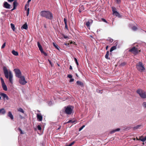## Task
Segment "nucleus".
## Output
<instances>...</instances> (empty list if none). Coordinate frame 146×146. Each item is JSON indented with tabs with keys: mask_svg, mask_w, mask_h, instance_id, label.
Wrapping results in <instances>:
<instances>
[{
	"mask_svg": "<svg viewBox=\"0 0 146 146\" xmlns=\"http://www.w3.org/2000/svg\"><path fill=\"white\" fill-rule=\"evenodd\" d=\"M37 45L40 50V51H42V50H43V49L42 48V46H41L40 43L38 42H37Z\"/></svg>",
	"mask_w": 146,
	"mask_h": 146,
	"instance_id": "20",
	"label": "nucleus"
},
{
	"mask_svg": "<svg viewBox=\"0 0 146 146\" xmlns=\"http://www.w3.org/2000/svg\"><path fill=\"white\" fill-rule=\"evenodd\" d=\"M13 9L14 10L15 9H16V7L13 6Z\"/></svg>",
	"mask_w": 146,
	"mask_h": 146,
	"instance_id": "55",
	"label": "nucleus"
},
{
	"mask_svg": "<svg viewBox=\"0 0 146 146\" xmlns=\"http://www.w3.org/2000/svg\"><path fill=\"white\" fill-rule=\"evenodd\" d=\"M76 83L77 84V85H78L79 86H80L81 87H83L84 86V83L80 81H77L76 82Z\"/></svg>",
	"mask_w": 146,
	"mask_h": 146,
	"instance_id": "18",
	"label": "nucleus"
},
{
	"mask_svg": "<svg viewBox=\"0 0 146 146\" xmlns=\"http://www.w3.org/2000/svg\"><path fill=\"white\" fill-rule=\"evenodd\" d=\"M65 28L66 29H67L68 30V29L67 24H65Z\"/></svg>",
	"mask_w": 146,
	"mask_h": 146,
	"instance_id": "48",
	"label": "nucleus"
},
{
	"mask_svg": "<svg viewBox=\"0 0 146 146\" xmlns=\"http://www.w3.org/2000/svg\"><path fill=\"white\" fill-rule=\"evenodd\" d=\"M0 95L3 97V98L5 100V98L7 100H9V98L7 95L5 93H1L0 94Z\"/></svg>",
	"mask_w": 146,
	"mask_h": 146,
	"instance_id": "13",
	"label": "nucleus"
},
{
	"mask_svg": "<svg viewBox=\"0 0 146 146\" xmlns=\"http://www.w3.org/2000/svg\"><path fill=\"white\" fill-rule=\"evenodd\" d=\"M137 92L141 98H146V92L143 90L139 89L137 91Z\"/></svg>",
	"mask_w": 146,
	"mask_h": 146,
	"instance_id": "5",
	"label": "nucleus"
},
{
	"mask_svg": "<svg viewBox=\"0 0 146 146\" xmlns=\"http://www.w3.org/2000/svg\"><path fill=\"white\" fill-rule=\"evenodd\" d=\"M141 126L140 125H138L136 127H133V129L134 130L137 129L139 128V127Z\"/></svg>",
	"mask_w": 146,
	"mask_h": 146,
	"instance_id": "30",
	"label": "nucleus"
},
{
	"mask_svg": "<svg viewBox=\"0 0 146 146\" xmlns=\"http://www.w3.org/2000/svg\"><path fill=\"white\" fill-rule=\"evenodd\" d=\"M74 79L73 78H71L70 80L69 81V82H73L74 81Z\"/></svg>",
	"mask_w": 146,
	"mask_h": 146,
	"instance_id": "47",
	"label": "nucleus"
},
{
	"mask_svg": "<svg viewBox=\"0 0 146 146\" xmlns=\"http://www.w3.org/2000/svg\"><path fill=\"white\" fill-rule=\"evenodd\" d=\"M5 45H6V43L5 42L1 46V48H4L5 46Z\"/></svg>",
	"mask_w": 146,
	"mask_h": 146,
	"instance_id": "40",
	"label": "nucleus"
},
{
	"mask_svg": "<svg viewBox=\"0 0 146 146\" xmlns=\"http://www.w3.org/2000/svg\"><path fill=\"white\" fill-rule=\"evenodd\" d=\"M6 113V111L4 108H1L0 109V114L4 115Z\"/></svg>",
	"mask_w": 146,
	"mask_h": 146,
	"instance_id": "19",
	"label": "nucleus"
},
{
	"mask_svg": "<svg viewBox=\"0 0 146 146\" xmlns=\"http://www.w3.org/2000/svg\"><path fill=\"white\" fill-rule=\"evenodd\" d=\"M1 13L2 14H4V13L3 12H1Z\"/></svg>",
	"mask_w": 146,
	"mask_h": 146,
	"instance_id": "58",
	"label": "nucleus"
},
{
	"mask_svg": "<svg viewBox=\"0 0 146 146\" xmlns=\"http://www.w3.org/2000/svg\"><path fill=\"white\" fill-rule=\"evenodd\" d=\"M52 44L53 45V46L55 47L56 48L57 50H59V48H58V45L56 44L54 42H53Z\"/></svg>",
	"mask_w": 146,
	"mask_h": 146,
	"instance_id": "27",
	"label": "nucleus"
},
{
	"mask_svg": "<svg viewBox=\"0 0 146 146\" xmlns=\"http://www.w3.org/2000/svg\"><path fill=\"white\" fill-rule=\"evenodd\" d=\"M85 126V125H82L81 127H80L79 129V131H81Z\"/></svg>",
	"mask_w": 146,
	"mask_h": 146,
	"instance_id": "36",
	"label": "nucleus"
},
{
	"mask_svg": "<svg viewBox=\"0 0 146 146\" xmlns=\"http://www.w3.org/2000/svg\"><path fill=\"white\" fill-rule=\"evenodd\" d=\"M93 21L92 20H90L86 22V25L87 27H90V25L92 23Z\"/></svg>",
	"mask_w": 146,
	"mask_h": 146,
	"instance_id": "16",
	"label": "nucleus"
},
{
	"mask_svg": "<svg viewBox=\"0 0 146 146\" xmlns=\"http://www.w3.org/2000/svg\"><path fill=\"white\" fill-rule=\"evenodd\" d=\"M0 79L2 85V87L3 90L5 91H7V87L4 82L3 79L1 77V78Z\"/></svg>",
	"mask_w": 146,
	"mask_h": 146,
	"instance_id": "9",
	"label": "nucleus"
},
{
	"mask_svg": "<svg viewBox=\"0 0 146 146\" xmlns=\"http://www.w3.org/2000/svg\"><path fill=\"white\" fill-rule=\"evenodd\" d=\"M76 121L75 120H69L67 122V123H74V122H75Z\"/></svg>",
	"mask_w": 146,
	"mask_h": 146,
	"instance_id": "25",
	"label": "nucleus"
},
{
	"mask_svg": "<svg viewBox=\"0 0 146 146\" xmlns=\"http://www.w3.org/2000/svg\"><path fill=\"white\" fill-rule=\"evenodd\" d=\"M109 51H107L106 52V53L105 56V58L107 59H110V58L109 57Z\"/></svg>",
	"mask_w": 146,
	"mask_h": 146,
	"instance_id": "23",
	"label": "nucleus"
},
{
	"mask_svg": "<svg viewBox=\"0 0 146 146\" xmlns=\"http://www.w3.org/2000/svg\"><path fill=\"white\" fill-rule=\"evenodd\" d=\"M50 102L51 103V102Z\"/></svg>",
	"mask_w": 146,
	"mask_h": 146,
	"instance_id": "63",
	"label": "nucleus"
},
{
	"mask_svg": "<svg viewBox=\"0 0 146 146\" xmlns=\"http://www.w3.org/2000/svg\"><path fill=\"white\" fill-rule=\"evenodd\" d=\"M64 44H65L66 45H67V44H66V43Z\"/></svg>",
	"mask_w": 146,
	"mask_h": 146,
	"instance_id": "61",
	"label": "nucleus"
},
{
	"mask_svg": "<svg viewBox=\"0 0 146 146\" xmlns=\"http://www.w3.org/2000/svg\"><path fill=\"white\" fill-rule=\"evenodd\" d=\"M120 130V128H117V129H115L114 130H113L110 131V133L111 134L113 133L116 131H119Z\"/></svg>",
	"mask_w": 146,
	"mask_h": 146,
	"instance_id": "22",
	"label": "nucleus"
},
{
	"mask_svg": "<svg viewBox=\"0 0 146 146\" xmlns=\"http://www.w3.org/2000/svg\"><path fill=\"white\" fill-rule=\"evenodd\" d=\"M31 0H28L27 2V4H29V3L31 1Z\"/></svg>",
	"mask_w": 146,
	"mask_h": 146,
	"instance_id": "50",
	"label": "nucleus"
},
{
	"mask_svg": "<svg viewBox=\"0 0 146 146\" xmlns=\"http://www.w3.org/2000/svg\"><path fill=\"white\" fill-rule=\"evenodd\" d=\"M3 70L5 77L7 79L9 78L10 82L11 84H13V76L12 72L9 70H8L5 66L3 67Z\"/></svg>",
	"mask_w": 146,
	"mask_h": 146,
	"instance_id": "1",
	"label": "nucleus"
},
{
	"mask_svg": "<svg viewBox=\"0 0 146 146\" xmlns=\"http://www.w3.org/2000/svg\"><path fill=\"white\" fill-rule=\"evenodd\" d=\"M37 127L38 130H40L41 129V127L40 125H38Z\"/></svg>",
	"mask_w": 146,
	"mask_h": 146,
	"instance_id": "41",
	"label": "nucleus"
},
{
	"mask_svg": "<svg viewBox=\"0 0 146 146\" xmlns=\"http://www.w3.org/2000/svg\"><path fill=\"white\" fill-rule=\"evenodd\" d=\"M48 61L50 64H51V66H52V62H51V61L49 60H48Z\"/></svg>",
	"mask_w": 146,
	"mask_h": 146,
	"instance_id": "49",
	"label": "nucleus"
},
{
	"mask_svg": "<svg viewBox=\"0 0 146 146\" xmlns=\"http://www.w3.org/2000/svg\"><path fill=\"white\" fill-rule=\"evenodd\" d=\"M14 10L13 9H12L11 10V11H13V10Z\"/></svg>",
	"mask_w": 146,
	"mask_h": 146,
	"instance_id": "59",
	"label": "nucleus"
},
{
	"mask_svg": "<svg viewBox=\"0 0 146 146\" xmlns=\"http://www.w3.org/2000/svg\"><path fill=\"white\" fill-rule=\"evenodd\" d=\"M1 99V96H0V100Z\"/></svg>",
	"mask_w": 146,
	"mask_h": 146,
	"instance_id": "60",
	"label": "nucleus"
},
{
	"mask_svg": "<svg viewBox=\"0 0 146 146\" xmlns=\"http://www.w3.org/2000/svg\"><path fill=\"white\" fill-rule=\"evenodd\" d=\"M18 111H20L21 113H24V111L23 110V109H22L21 108H20L18 110Z\"/></svg>",
	"mask_w": 146,
	"mask_h": 146,
	"instance_id": "29",
	"label": "nucleus"
},
{
	"mask_svg": "<svg viewBox=\"0 0 146 146\" xmlns=\"http://www.w3.org/2000/svg\"><path fill=\"white\" fill-rule=\"evenodd\" d=\"M15 72L16 76L19 78L21 77V73L20 70L18 69H15L14 70Z\"/></svg>",
	"mask_w": 146,
	"mask_h": 146,
	"instance_id": "7",
	"label": "nucleus"
},
{
	"mask_svg": "<svg viewBox=\"0 0 146 146\" xmlns=\"http://www.w3.org/2000/svg\"><path fill=\"white\" fill-rule=\"evenodd\" d=\"M13 9L14 10L15 9H16V7L13 6Z\"/></svg>",
	"mask_w": 146,
	"mask_h": 146,
	"instance_id": "54",
	"label": "nucleus"
},
{
	"mask_svg": "<svg viewBox=\"0 0 146 146\" xmlns=\"http://www.w3.org/2000/svg\"><path fill=\"white\" fill-rule=\"evenodd\" d=\"M129 51L131 52L133 54L136 55L138 54L139 50L137 48H136L134 46L131 49H130ZM139 51L140 52V50H139Z\"/></svg>",
	"mask_w": 146,
	"mask_h": 146,
	"instance_id": "6",
	"label": "nucleus"
},
{
	"mask_svg": "<svg viewBox=\"0 0 146 146\" xmlns=\"http://www.w3.org/2000/svg\"><path fill=\"white\" fill-rule=\"evenodd\" d=\"M74 143L75 142L73 141L69 144V145H66V146H71L72 145H73Z\"/></svg>",
	"mask_w": 146,
	"mask_h": 146,
	"instance_id": "32",
	"label": "nucleus"
},
{
	"mask_svg": "<svg viewBox=\"0 0 146 146\" xmlns=\"http://www.w3.org/2000/svg\"><path fill=\"white\" fill-rule=\"evenodd\" d=\"M7 116L9 117L11 120H13V116L11 111H9L8 112L7 114Z\"/></svg>",
	"mask_w": 146,
	"mask_h": 146,
	"instance_id": "17",
	"label": "nucleus"
},
{
	"mask_svg": "<svg viewBox=\"0 0 146 146\" xmlns=\"http://www.w3.org/2000/svg\"><path fill=\"white\" fill-rule=\"evenodd\" d=\"M108 46H107L106 47V50H107L108 49Z\"/></svg>",
	"mask_w": 146,
	"mask_h": 146,
	"instance_id": "53",
	"label": "nucleus"
},
{
	"mask_svg": "<svg viewBox=\"0 0 146 146\" xmlns=\"http://www.w3.org/2000/svg\"><path fill=\"white\" fill-rule=\"evenodd\" d=\"M136 68L137 70L140 72H143L145 70L144 65L141 62H139L136 64Z\"/></svg>",
	"mask_w": 146,
	"mask_h": 146,
	"instance_id": "4",
	"label": "nucleus"
},
{
	"mask_svg": "<svg viewBox=\"0 0 146 146\" xmlns=\"http://www.w3.org/2000/svg\"><path fill=\"white\" fill-rule=\"evenodd\" d=\"M70 70H72V67L71 66H70Z\"/></svg>",
	"mask_w": 146,
	"mask_h": 146,
	"instance_id": "52",
	"label": "nucleus"
},
{
	"mask_svg": "<svg viewBox=\"0 0 146 146\" xmlns=\"http://www.w3.org/2000/svg\"><path fill=\"white\" fill-rule=\"evenodd\" d=\"M11 28L14 31L15 30V25L14 24L11 23Z\"/></svg>",
	"mask_w": 146,
	"mask_h": 146,
	"instance_id": "28",
	"label": "nucleus"
},
{
	"mask_svg": "<svg viewBox=\"0 0 146 146\" xmlns=\"http://www.w3.org/2000/svg\"><path fill=\"white\" fill-rule=\"evenodd\" d=\"M136 138L138 140H140L144 142L146 141V136L143 137L142 136H139V137H136Z\"/></svg>",
	"mask_w": 146,
	"mask_h": 146,
	"instance_id": "12",
	"label": "nucleus"
},
{
	"mask_svg": "<svg viewBox=\"0 0 146 146\" xmlns=\"http://www.w3.org/2000/svg\"><path fill=\"white\" fill-rule=\"evenodd\" d=\"M18 129L19 131L20 132V133L21 134H24V133L23 132V131H22V129H20V128H19Z\"/></svg>",
	"mask_w": 146,
	"mask_h": 146,
	"instance_id": "33",
	"label": "nucleus"
},
{
	"mask_svg": "<svg viewBox=\"0 0 146 146\" xmlns=\"http://www.w3.org/2000/svg\"><path fill=\"white\" fill-rule=\"evenodd\" d=\"M3 7L6 9H10V8L11 5L7 2L5 1L3 3Z\"/></svg>",
	"mask_w": 146,
	"mask_h": 146,
	"instance_id": "11",
	"label": "nucleus"
},
{
	"mask_svg": "<svg viewBox=\"0 0 146 146\" xmlns=\"http://www.w3.org/2000/svg\"><path fill=\"white\" fill-rule=\"evenodd\" d=\"M13 6L16 7V6H17V3L16 1H15L14 2H13Z\"/></svg>",
	"mask_w": 146,
	"mask_h": 146,
	"instance_id": "31",
	"label": "nucleus"
},
{
	"mask_svg": "<svg viewBox=\"0 0 146 146\" xmlns=\"http://www.w3.org/2000/svg\"><path fill=\"white\" fill-rule=\"evenodd\" d=\"M117 3H119L121 2V0H116Z\"/></svg>",
	"mask_w": 146,
	"mask_h": 146,
	"instance_id": "46",
	"label": "nucleus"
},
{
	"mask_svg": "<svg viewBox=\"0 0 146 146\" xmlns=\"http://www.w3.org/2000/svg\"><path fill=\"white\" fill-rule=\"evenodd\" d=\"M64 21L65 24H67L66 19L65 18L64 19Z\"/></svg>",
	"mask_w": 146,
	"mask_h": 146,
	"instance_id": "44",
	"label": "nucleus"
},
{
	"mask_svg": "<svg viewBox=\"0 0 146 146\" xmlns=\"http://www.w3.org/2000/svg\"><path fill=\"white\" fill-rule=\"evenodd\" d=\"M112 11L113 12V14L116 16L120 17V15L119 13L116 11V8L114 7H112Z\"/></svg>",
	"mask_w": 146,
	"mask_h": 146,
	"instance_id": "10",
	"label": "nucleus"
},
{
	"mask_svg": "<svg viewBox=\"0 0 146 146\" xmlns=\"http://www.w3.org/2000/svg\"><path fill=\"white\" fill-rule=\"evenodd\" d=\"M67 77L69 78H71L72 77V76L71 74H68V75Z\"/></svg>",
	"mask_w": 146,
	"mask_h": 146,
	"instance_id": "43",
	"label": "nucleus"
},
{
	"mask_svg": "<svg viewBox=\"0 0 146 146\" xmlns=\"http://www.w3.org/2000/svg\"><path fill=\"white\" fill-rule=\"evenodd\" d=\"M40 16L49 20H52L53 19V16L52 13L49 11H42L40 13Z\"/></svg>",
	"mask_w": 146,
	"mask_h": 146,
	"instance_id": "2",
	"label": "nucleus"
},
{
	"mask_svg": "<svg viewBox=\"0 0 146 146\" xmlns=\"http://www.w3.org/2000/svg\"><path fill=\"white\" fill-rule=\"evenodd\" d=\"M142 105L143 107L146 108V102H143Z\"/></svg>",
	"mask_w": 146,
	"mask_h": 146,
	"instance_id": "39",
	"label": "nucleus"
},
{
	"mask_svg": "<svg viewBox=\"0 0 146 146\" xmlns=\"http://www.w3.org/2000/svg\"><path fill=\"white\" fill-rule=\"evenodd\" d=\"M40 52L41 53H43L45 56H46L47 55L46 53L44 52L43 50H42V51H41Z\"/></svg>",
	"mask_w": 146,
	"mask_h": 146,
	"instance_id": "35",
	"label": "nucleus"
},
{
	"mask_svg": "<svg viewBox=\"0 0 146 146\" xmlns=\"http://www.w3.org/2000/svg\"><path fill=\"white\" fill-rule=\"evenodd\" d=\"M60 128V127H59L58 129H59Z\"/></svg>",
	"mask_w": 146,
	"mask_h": 146,
	"instance_id": "57",
	"label": "nucleus"
},
{
	"mask_svg": "<svg viewBox=\"0 0 146 146\" xmlns=\"http://www.w3.org/2000/svg\"><path fill=\"white\" fill-rule=\"evenodd\" d=\"M81 9H82V10H84V7H83V6H82L81 7Z\"/></svg>",
	"mask_w": 146,
	"mask_h": 146,
	"instance_id": "51",
	"label": "nucleus"
},
{
	"mask_svg": "<svg viewBox=\"0 0 146 146\" xmlns=\"http://www.w3.org/2000/svg\"><path fill=\"white\" fill-rule=\"evenodd\" d=\"M132 29L133 31H136L137 29V28L136 26H134L132 28Z\"/></svg>",
	"mask_w": 146,
	"mask_h": 146,
	"instance_id": "34",
	"label": "nucleus"
},
{
	"mask_svg": "<svg viewBox=\"0 0 146 146\" xmlns=\"http://www.w3.org/2000/svg\"><path fill=\"white\" fill-rule=\"evenodd\" d=\"M79 12L80 13L81 12V9H80L79 10Z\"/></svg>",
	"mask_w": 146,
	"mask_h": 146,
	"instance_id": "56",
	"label": "nucleus"
},
{
	"mask_svg": "<svg viewBox=\"0 0 146 146\" xmlns=\"http://www.w3.org/2000/svg\"><path fill=\"white\" fill-rule=\"evenodd\" d=\"M143 144L144 145V142L143 143Z\"/></svg>",
	"mask_w": 146,
	"mask_h": 146,
	"instance_id": "62",
	"label": "nucleus"
},
{
	"mask_svg": "<svg viewBox=\"0 0 146 146\" xmlns=\"http://www.w3.org/2000/svg\"><path fill=\"white\" fill-rule=\"evenodd\" d=\"M116 49V46H113L112 47L110 50V52H112L113 50Z\"/></svg>",
	"mask_w": 146,
	"mask_h": 146,
	"instance_id": "26",
	"label": "nucleus"
},
{
	"mask_svg": "<svg viewBox=\"0 0 146 146\" xmlns=\"http://www.w3.org/2000/svg\"><path fill=\"white\" fill-rule=\"evenodd\" d=\"M19 82L21 85H24L27 82L25 80V78L24 76H21V78H19Z\"/></svg>",
	"mask_w": 146,
	"mask_h": 146,
	"instance_id": "8",
	"label": "nucleus"
},
{
	"mask_svg": "<svg viewBox=\"0 0 146 146\" xmlns=\"http://www.w3.org/2000/svg\"><path fill=\"white\" fill-rule=\"evenodd\" d=\"M108 40L111 42H112L113 41V39L110 38H109Z\"/></svg>",
	"mask_w": 146,
	"mask_h": 146,
	"instance_id": "38",
	"label": "nucleus"
},
{
	"mask_svg": "<svg viewBox=\"0 0 146 146\" xmlns=\"http://www.w3.org/2000/svg\"><path fill=\"white\" fill-rule=\"evenodd\" d=\"M62 35H63V37H64V38L66 39V38H68V36H65L63 34Z\"/></svg>",
	"mask_w": 146,
	"mask_h": 146,
	"instance_id": "45",
	"label": "nucleus"
},
{
	"mask_svg": "<svg viewBox=\"0 0 146 146\" xmlns=\"http://www.w3.org/2000/svg\"><path fill=\"white\" fill-rule=\"evenodd\" d=\"M74 60H75V62L76 63V64H77V65H78V62L77 60L75 58H74Z\"/></svg>",
	"mask_w": 146,
	"mask_h": 146,
	"instance_id": "37",
	"label": "nucleus"
},
{
	"mask_svg": "<svg viewBox=\"0 0 146 146\" xmlns=\"http://www.w3.org/2000/svg\"><path fill=\"white\" fill-rule=\"evenodd\" d=\"M21 28L22 29H24L26 30L28 28L27 25L26 24H24L21 27Z\"/></svg>",
	"mask_w": 146,
	"mask_h": 146,
	"instance_id": "21",
	"label": "nucleus"
},
{
	"mask_svg": "<svg viewBox=\"0 0 146 146\" xmlns=\"http://www.w3.org/2000/svg\"><path fill=\"white\" fill-rule=\"evenodd\" d=\"M36 117L38 119V120L39 121H42V116L40 114H37Z\"/></svg>",
	"mask_w": 146,
	"mask_h": 146,
	"instance_id": "14",
	"label": "nucleus"
},
{
	"mask_svg": "<svg viewBox=\"0 0 146 146\" xmlns=\"http://www.w3.org/2000/svg\"><path fill=\"white\" fill-rule=\"evenodd\" d=\"M65 113L68 115L71 114L73 112L74 107L71 106L64 107Z\"/></svg>",
	"mask_w": 146,
	"mask_h": 146,
	"instance_id": "3",
	"label": "nucleus"
},
{
	"mask_svg": "<svg viewBox=\"0 0 146 146\" xmlns=\"http://www.w3.org/2000/svg\"><path fill=\"white\" fill-rule=\"evenodd\" d=\"M29 7V4H26L25 5V9L27 11V15L28 16L29 13V8L28 7Z\"/></svg>",
	"mask_w": 146,
	"mask_h": 146,
	"instance_id": "15",
	"label": "nucleus"
},
{
	"mask_svg": "<svg viewBox=\"0 0 146 146\" xmlns=\"http://www.w3.org/2000/svg\"><path fill=\"white\" fill-rule=\"evenodd\" d=\"M12 53L15 56H17L18 55V52H17L15 51V50H13L12 51Z\"/></svg>",
	"mask_w": 146,
	"mask_h": 146,
	"instance_id": "24",
	"label": "nucleus"
},
{
	"mask_svg": "<svg viewBox=\"0 0 146 146\" xmlns=\"http://www.w3.org/2000/svg\"><path fill=\"white\" fill-rule=\"evenodd\" d=\"M102 20L104 22H105L106 23H108L107 21L104 18H102Z\"/></svg>",
	"mask_w": 146,
	"mask_h": 146,
	"instance_id": "42",
	"label": "nucleus"
}]
</instances>
